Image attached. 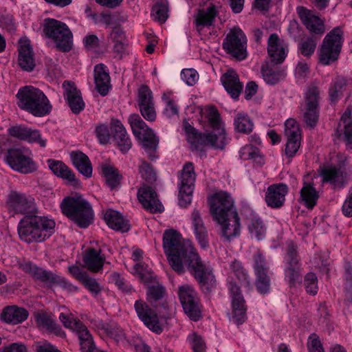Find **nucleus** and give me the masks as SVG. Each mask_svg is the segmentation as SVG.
Returning <instances> with one entry per match:
<instances>
[{"label":"nucleus","instance_id":"5701e85b","mask_svg":"<svg viewBox=\"0 0 352 352\" xmlns=\"http://www.w3.org/2000/svg\"><path fill=\"white\" fill-rule=\"evenodd\" d=\"M64 96L68 105L74 113H78L85 108V103L80 96V91L75 85L70 82H65L63 84Z\"/></svg>","mask_w":352,"mask_h":352},{"label":"nucleus","instance_id":"0eeeda50","mask_svg":"<svg viewBox=\"0 0 352 352\" xmlns=\"http://www.w3.org/2000/svg\"><path fill=\"white\" fill-rule=\"evenodd\" d=\"M63 213L80 228H87L93 221L94 211L90 204L80 194H72L60 204Z\"/></svg>","mask_w":352,"mask_h":352},{"label":"nucleus","instance_id":"423d86ee","mask_svg":"<svg viewBox=\"0 0 352 352\" xmlns=\"http://www.w3.org/2000/svg\"><path fill=\"white\" fill-rule=\"evenodd\" d=\"M19 107L36 117H43L50 113L52 105L43 91L28 85L21 87L16 94Z\"/></svg>","mask_w":352,"mask_h":352},{"label":"nucleus","instance_id":"b1692460","mask_svg":"<svg viewBox=\"0 0 352 352\" xmlns=\"http://www.w3.org/2000/svg\"><path fill=\"white\" fill-rule=\"evenodd\" d=\"M297 12L306 28L311 32L322 34L324 31L323 21L313 12L303 7L297 8Z\"/></svg>","mask_w":352,"mask_h":352},{"label":"nucleus","instance_id":"c756f323","mask_svg":"<svg viewBox=\"0 0 352 352\" xmlns=\"http://www.w3.org/2000/svg\"><path fill=\"white\" fill-rule=\"evenodd\" d=\"M28 316L29 312L27 309L15 305L4 308L1 314V319L3 321L12 324L22 323Z\"/></svg>","mask_w":352,"mask_h":352},{"label":"nucleus","instance_id":"79ce46f5","mask_svg":"<svg viewBox=\"0 0 352 352\" xmlns=\"http://www.w3.org/2000/svg\"><path fill=\"white\" fill-rule=\"evenodd\" d=\"M234 125L236 131L240 133H248L252 131L254 124L246 113L239 112L234 117Z\"/></svg>","mask_w":352,"mask_h":352},{"label":"nucleus","instance_id":"4468645a","mask_svg":"<svg viewBox=\"0 0 352 352\" xmlns=\"http://www.w3.org/2000/svg\"><path fill=\"white\" fill-rule=\"evenodd\" d=\"M195 179L192 164H186L183 168L179 186V204L180 206L186 207L191 203Z\"/></svg>","mask_w":352,"mask_h":352},{"label":"nucleus","instance_id":"9b49d317","mask_svg":"<svg viewBox=\"0 0 352 352\" xmlns=\"http://www.w3.org/2000/svg\"><path fill=\"white\" fill-rule=\"evenodd\" d=\"M4 160L12 170L21 173H30L37 168L32 151L29 149L10 148L8 151Z\"/></svg>","mask_w":352,"mask_h":352},{"label":"nucleus","instance_id":"680f3d73","mask_svg":"<svg viewBox=\"0 0 352 352\" xmlns=\"http://www.w3.org/2000/svg\"><path fill=\"white\" fill-rule=\"evenodd\" d=\"M81 283L89 290V292L94 296L98 294L101 291L102 287L100 285L95 278H91L88 275Z\"/></svg>","mask_w":352,"mask_h":352},{"label":"nucleus","instance_id":"338daca9","mask_svg":"<svg viewBox=\"0 0 352 352\" xmlns=\"http://www.w3.org/2000/svg\"><path fill=\"white\" fill-rule=\"evenodd\" d=\"M164 288L161 285L150 287L147 291V300L150 302L162 298Z\"/></svg>","mask_w":352,"mask_h":352},{"label":"nucleus","instance_id":"de8ad7c7","mask_svg":"<svg viewBox=\"0 0 352 352\" xmlns=\"http://www.w3.org/2000/svg\"><path fill=\"white\" fill-rule=\"evenodd\" d=\"M110 41L113 43V50L118 54H123L126 50L127 45L125 42V36L124 33L116 30L112 31L110 34Z\"/></svg>","mask_w":352,"mask_h":352},{"label":"nucleus","instance_id":"58836bf2","mask_svg":"<svg viewBox=\"0 0 352 352\" xmlns=\"http://www.w3.org/2000/svg\"><path fill=\"white\" fill-rule=\"evenodd\" d=\"M100 168L107 185L111 188L117 187L121 179V175H119L118 170L107 163L101 164Z\"/></svg>","mask_w":352,"mask_h":352},{"label":"nucleus","instance_id":"a18cd8bd","mask_svg":"<svg viewBox=\"0 0 352 352\" xmlns=\"http://www.w3.org/2000/svg\"><path fill=\"white\" fill-rule=\"evenodd\" d=\"M35 322L40 328L54 329L56 320L54 316L45 311L36 312L34 315Z\"/></svg>","mask_w":352,"mask_h":352},{"label":"nucleus","instance_id":"a19ab883","mask_svg":"<svg viewBox=\"0 0 352 352\" xmlns=\"http://www.w3.org/2000/svg\"><path fill=\"white\" fill-rule=\"evenodd\" d=\"M165 104L163 113L167 118H173L179 113V107L173 98V93L170 91H164L162 96Z\"/></svg>","mask_w":352,"mask_h":352},{"label":"nucleus","instance_id":"6ab92c4d","mask_svg":"<svg viewBox=\"0 0 352 352\" xmlns=\"http://www.w3.org/2000/svg\"><path fill=\"white\" fill-rule=\"evenodd\" d=\"M284 261L285 280L289 285H294L301 279L300 266L294 246L289 247Z\"/></svg>","mask_w":352,"mask_h":352},{"label":"nucleus","instance_id":"4d7b16f0","mask_svg":"<svg viewBox=\"0 0 352 352\" xmlns=\"http://www.w3.org/2000/svg\"><path fill=\"white\" fill-rule=\"evenodd\" d=\"M182 80L188 86H193L199 78L198 72L192 68L184 69L181 72Z\"/></svg>","mask_w":352,"mask_h":352},{"label":"nucleus","instance_id":"49530a36","mask_svg":"<svg viewBox=\"0 0 352 352\" xmlns=\"http://www.w3.org/2000/svg\"><path fill=\"white\" fill-rule=\"evenodd\" d=\"M116 340L123 346H133L135 352H151L149 346L139 337H133L131 340H128L122 336H119Z\"/></svg>","mask_w":352,"mask_h":352},{"label":"nucleus","instance_id":"39448f33","mask_svg":"<svg viewBox=\"0 0 352 352\" xmlns=\"http://www.w3.org/2000/svg\"><path fill=\"white\" fill-rule=\"evenodd\" d=\"M224 273L228 276L230 291L232 307L230 320L236 324H239L246 318L245 302L241 294L240 287H249L250 281L241 263L236 260L232 261L228 267H224Z\"/></svg>","mask_w":352,"mask_h":352},{"label":"nucleus","instance_id":"473e14b6","mask_svg":"<svg viewBox=\"0 0 352 352\" xmlns=\"http://www.w3.org/2000/svg\"><path fill=\"white\" fill-rule=\"evenodd\" d=\"M192 228L195 238L202 248L208 245V232L199 211L195 210L191 214Z\"/></svg>","mask_w":352,"mask_h":352},{"label":"nucleus","instance_id":"f03ea898","mask_svg":"<svg viewBox=\"0 0 352 352\" xmlns=\"http://www.w3.org/2000/svg\"><path fill=\"white\" fill-rule=\"evenodd\" d=\"M8 205L9 210L14 213L25 214L18 226L19 235L25 242H42L54 232L56 223L53 219L28 215L35 208L32 199H28L21 194L12 193L8 197Z\"/></svg>","mask_w":352,"mask_h":352},{"label":"nucleus","instance_id":"774afa93","mask_svg":"<svg viewBox=\"0 0 352 352\" xmlns=\"http://www.w3.org/2000/svg\"><path fill=\"white\" fill-rule=\"evenodd\" d=\"M96 133L100 144H105L109 142L110 139V133L107 125H98L96 128Z\"/></svg>","mask_w":352,"mask_h":352},{"label":"nucleus","instance_id":"69168bd1","mask_svg":"<svg viewBox=\"0 0 352 352\" xmlns=\"http://www.w3.org/2000/svg\"><path fill=\"white\" fill-rule=\"evenodd\" d=\"M28 127L24 125H15L8 129V133L10 136L19 139L20 140H25V135H27Z\"/></svg>","mask_w":352,"mask_h":352},{"label":"nucleus","instance_id":"3c124183","mask_svg":"<svg viewBox=\"0 0 352 352\" xmlns=\"http://www.w3.org/2000/svg\"><path fill=\"white\" fill-rule=\"evenodd\" d=\"M24 141L30 144H38L40 146L43 148L47 145V139L42 136L40 131L30 127H28Z\"/></svg>","mask_w":352,"mask_h":352},{"label":"nucleus","instance_id":"f704fd0d","mask_svg":"<svg viewBox=\"0 0 352 352\" xmlns=\"http://www.w3.org/2000/svg\"><path fill=\"white\" fill-rule=\"evenodd\" d=\"M217 16V11L214 6L199 10L195 16V24L199 33L204 32L206 28L209 29L214 23Z\"/></svg>","mask_w":352,"mask_h":352},{"label":"nucleus","instance_id":"cd10ccee","mask_svg":"<svg viewBox=\"0 0 352 352\" xmlns=\"http://www.w3.org/2000/svg\"><path fill=\"white\" fill-rule=\"evenodd\" d=\"M352 108L348 107L343 113L339 122L336 133L339 138H343L349 148H352Z\"/></svg>","mask_w":352,"mask_h":352},{"label":"nucleus","instance_id":"393cba45","mask_svg":"<svg viewBox=\"0 0 352 352\" xmlns=\"http://www.w3.org/2000/svg\"><path fill=\"white\" fill-rule=\"evenodd\" d=\"M19 64L25 71H32L34 67L32 48L27 37L19 41Z\"/></svg>","mask_w":352,"mask_h":352},{"label":"nucleus","instance_id":"f8f14e48","mask_svg":"<svg viewBox=\"0 0 352 352\" xmlns=\"http://www.w3.org/2000/svg\"><path fill=\"white\" fill-rule=\"evenodd\" d=\"M223 48L237 60H243L247 58V38L239 27L230 29L223 40Z\"/></svg>","mask_w":352,"mask_h":352},{"label":"nucleus","instance_id":"c9c22d12","mask_svg":"<svg viewBox=\"0 0 352 352\" xmlns=\"http://www.w3.org/2000/svg\"><path fill=\"white\" fill-rule=\"evenodd\" d=\"M70 158L73 165L85 177L92 175V166L89 157L80 151H73L70 153Z\"/></svg>","mask_w":352,"mask_h":352},{"label":"nucleus","instance_id":"37998d69","mask_svg":"<svg viewBox=\"0 0 352 352\" xmlns=\"http://www.w3.org/2000/svg\"><path fill=\"white\" fill-rule=\"evenodd\" d=\"M151 16L155 21L164 23L168 17V5L166 0H160L153 8Z\"/></svg>","mask_w":352,"mask_h":352},{"label":"nucleus","instance_id":"bf43d9fd","mask_svg":"<svg viewBox=\"0 0 352 352\" xmlns=\"http://www.w3.org/2000/svg\"><path fill=\"white\" fill-rule=\"evenodd\" d=\"M139 172L142 178L148 182H153L156 179V175L150 164L142 162L139 166Z\"/></svg>","mask_w":352,"mask_h":352},{"label":"nucleus","instance_id":"72a5a7b5","mask_svg":"<svg viewBox=\"0 0 352 352\" xmlns=\"http://www.w3.org/2000/svg\"><path fill=\"white\" fill-rule=\"evenodd\" d=\"M311 179L309 175L304 177V184L300 190V201L308 208H312L319 197L318 192L309 181Z\"/></svg>","mask_w":352,"mask_h":352},{"label":"nucleus","instance_id":"c85d7f7f","mask_svg":"<svg viewBox=\"0 0 352 352\" xmlns=\"http://www.w3.org/2000/svg\"><path fill=\"white\" fill-rule=\"evenodd\" d=\"M94 80L96 88L101 96H106L110 88V76L107 67L103 64H98L94 68Z\"/></svg>","mask_w":352,"mask_h":352},{"label":"nucleus","instance_id":"13d9d810","mask_svg":"<svg viewBox=\"0 0 352 352\" xmlns=\"http://www.w3.org/2000/svg\"><path fill=\"white\" fill-rule=\"evenodd\" d=\"M307 347L308 352H324V349L319 336L314 333L309 336Z\"/></svg>","mask_w":352,"mask_h":352},{"label":"nucleus","instance_id":"ea45409f","mask_svg":"<svg viewBox=\"0 0 352 352\" xmlns=\"http://www.w3.org/2000/svg\"><path fill=\"white\" fill-rule=\"evenodd\" d=\"M239 155L243 160H252L259 164L264 163L263 157L261 155L258 148L251 144H247L242 147L239 151Z\"/></svg>","mask_w":352,"mask_h":352},{"label":"nucleus","instance_id":"412c9836","mask_svg":"<svg viewBox=\"0 0 352 352\" xmlns=\"http://www.w3.org/2000/svg\"><path fill=\"white\" fill-rule=\"evenodd\" d=\"M288 193V187L284 184L270 185L266 191L265 200L267 205L273 208L282 206Z\"/></svg>","mask_w":352,"mask_h":352},{"label":"nucleus","instance_id":"aec40b11","mask_svg":"<svg viewBox=\"0 0 352 352\" xmlns=\"http://www.w3.org/2000/svg\"><path fill=\"white\" fill-rule=\"evenodd\" d=\"M138 198L143 207L151 212H161L164 206L157 199L156 192L148 186H143L138 190Z\"/></svg>","mask_w":352,"mask_h":352},{"label":"nucleus","instance_id":"f257e3e1","mask_svg":"<svg viewBox=\"0 0 352 352\" xmlns=\"http://www.w3.org/2000/svg\"><path fill=\"white\" fill-rule=\"evenodd\" d=\"M163 248L174 271L178 274H183L186 270L190 271L206 292H210L216 285L212 266L201 259L192 243L183 239L177 230L169 229L164 231Z\"/></svg>","mask_w":352,"mask_h":352},{"label":"nucleus","instance_id":"f3484780","mask_svg":"<svg viewBox=\"0 0 352 352\" xmlns=\"http://www.w3.org/2000/svg\"><path fill=\"white\" fill-rule=\"evenodd\" d=\"M254 269L256 276L255 284L258 292L261 294L268 293L270 287V280L267 276L269 265L263 254L259 252L254 257Z\"/></svg>","mask_w":352,"mask_h":352},{"label":"nucleus","instance_id":"0e129e2a","mask_svg":"<svg viewBox=\"0 0 352 352\" xmlns=\"http://www.w3.org/2000/svg\"><path fill=\"white\" fill-rule=\"evenodd\" d=\"M316 47V41L313 38H307L300 43L299 50L302 55L309 56L314 52Z\"/></svg>","mask_w":352,"mask_h":352},{"label":"nucleus","instance_id":"a211bd4d","mask_svg":"<svg viewBox=\"0 0 352 352\" xmlns=\"http://www.w3.org/2000/svg\"><path fill=\"white\" fill-rule=\"evenodd\" d=\"M289 52L287 43L276 34L270 36L267 41V54L274 64L282 63Z\"/></svg>","mask_w":352,"mask_h":352},{"label":"nucleus","instance_id":"1a4fd4ad","mask_svg":"<svg viewBox=\"0 0 352 352\" xmlns=\"http://www.w3.org/2000/svg\"><path fill=\"white\" fill-rule=\"evenodd\" d=\"M129 122L134 136L140 142L149 157L151 160L155 159L154 152L157 148L159 140L154 131L138 114H131L129 117Z\"/></svg>","mask_w":352,"mask_h":352},{"label":"nucleus","instance_id":"ddd939ff","mask_svg":"<svg viewBox=\"0 0 352 352\" xmlns=\"http://www.w3.org/2000/svg\"><path fill=\"white\" fill-rule=\"evenodd\" d=\"M178 296L186 314L190 320H198L201 317V310L197 294L194 288L188 284L180 285Z\"/></svg>","mask_w":352,"mask_h":352},{"label":"nucleus","instance_id":"a878e982","mask_svg":"<svg viewBox=\"0 0 352 352\" xmlns=\"http://www.w3.org/2000/svg\"><path fill=\"white\" fill-rule=\"evenodd\" d=\"M139 318L150 330H158V320L155 313L142 300H137L134 305Z\"/></svg>","mask_w":352,"mask_h":352},{"label":"nucleus","instance_id":"4c0bfd02","mask_svg":"<svg viewBox=\"0 0 352 352\" xmlns=\"http://www.w3.org/2000/svg\"><path fill=\"white\" fill-rule=\"evenodd\" d=\"M85 267L91 272H96L102 269L104 258L100 255V250L94 248H89L84 256Z\"/></svg>","mask_w":352,"mask_h":352},{"label":"nucleus","instance_id":"6e6d98bb","mask_svg":"<svg viewBox=\"0 0 352 352\" xmlns=\"http://www.w3.org/2000/svg\"><path fill=\"white\" fill-rule=\"evenodd\" d=\"M188 340L194 352H206V346L202 338L195 332L188 336Z\"/></svg>","mask_w":352,"mask_h":352},{"label":"nucleus","instance_id":"8fccbe9b","mask_svg":"<svg viewBox=\"0 0 352 352\" xmlns=\"http://www.w3.org/2000/svg\"><path fill=\"white\" fill-rule=\"evenodd\" d=\"M138 102L139 107L154 104L153 93L148 87L142 85L138 89Z\"/></svg>","mask_w":352,"mask_h":352},{"label":"nucleus","instance_id":"bb28decb","mask_svg":"<svg viewBox=\"0 0 352 352\" xmlns=\"http://www.w3.org/2000/svg\"><path fill=\"white\" fill-rule=\"evenodd\" d=\"M221 82L227 92L233 98L239 97L241 93L243 85L240 82L239 76L233 69H228L221 77Z\"/></svg>","mask_w":352,"mask_h":352},{"label":"nucleus","instance_id":"2f4dec72","mask_svg":"<svg viewBox=\"0 0 352 352\" xmlns=\"http://www.w3.org/2000/svg\"><path fill=\"white\" fill-rule=\"evenodd\" d=\"M111 126L112 131L115 133L114 137L120 151L122 153L127 152L131 148L132 144L123 124L120 120L112 119Z\"/></svg>","mask_w":352,"mask_h":352},{"label":"nucleus","instance_id":"5fc2aeb1","mask_svg":"<svg viewBox=\"0 0 352 352\" xmlns=\"http://www.w3.org/2000/svg\"><path fill=\"white\" fill-rule=\"evenodd\" d=\"M131 272L138 276L140 279L144 283L148 282L152 276L150 269L140 263H137L133 265V268L131 270Z\"/></svg>","mask_w":352,"mask_h":352},{"label":"nucleus","instance_id":"dca6fc26","mask_svg":"<svg viewBox=\"0 0 352 352\" xmlns=\"http://www.w3.org/2000/svg\"><path fill=\"white\" fill-rule=\"evenodd\" d=\"M345 157L342 155H334L331 158L330 163L321 168L320 175L323 182L332 184L342 182L343 171L342 167L344 165Z\"/></svg>","mask_w":352,"mask_h":352},{"label":"nucleus","instance_id":"603ef678","mask_svg":"<svg viewBox=\"0 0 352 352\" xmlns=\"http://www.w3.org/2000/svg\"><path fill=\"white\" fill-rule=\"evenodd\" d=\"M59 319L67 329L72 330H84L82 329V324L79 320L74 319L73 315L71 314L60 313Z\"/></svg>","mask_w":352,"mask_h":352},{"label":"nucleus","instance_id":"20e7f679","mask_svg":"<svg viewBox=\"0 0 352 352\" xmlns=\"http://www.w3.org/2000/svg\"><path fill=\"white\" fill-rule=\"evenodd\" d=\"M208 119L212 131L211 133H198L186 120L182 123V131L187 140L197 147L199 144L210 145L215 148L222 149L228 143L224 124L220 120L217 110L213 107H207L201 111Z\"/></svg>","mask_w":352,"mask_h":352},{"label":"nucleus","instance_id":"7c9ffc66","mask_svg":"<svg viewBox=\"0 0 352 352\" xmlns=\"http://www.w3.org/2000/svg\"><path fill=\"white\" fill-rule=\"evenodd\" d=\"M103 218L108 226L122 232L129 230L128 221L118 211L108 209L103 212Z\"/></svg>","mask_w":352,"mask_h":352},{"label":"nucleus","instance_id":"e2e57ef3","mask_svg":"<svg viewBox=\"0 0 352 352\" xmlns=\"http://www.w3.org/2000/svg\"><path fill=\"white\" fill-rule=\"evenodd\" d=\"M285 154L287 156L294 157L300 146L301 139L287 138Z\"/></svg>","mask_w":352,"mask_h":352},{"label":"nucleus","instance_id":"4be33fe9","mask_svg":"<svg viewBox=\"0 0 352 352\" xmlns=\"http://www.w3.org/2000/svg\"><path fill=\"white\" fill-rule=\"evenodd\" d=\"M47 163L49 168L55 175L66 180L76 188L81 186L80 181L76 178L73 171L63 162L50 159L47 161Z\"/></svg>","mask_w":352,"mask_h":352},{"label":"nucleus","instance_id":"9d476101","mask_svg":"<svg viewBox=\"0 0 352 352\" xmlns=\"http://www.w3.org/2000/svg\"><path fill=\"white\" fill-rule=\"evenodd\" d=\"M342 32L339 28H334L324 37L318 50L319 61L328 65L336 61L342 45Z\"/></svg>","mask_w":352,"mask_h":352},{"label":"nucleus","instance_id":"2eb2a0df","mask_svg":"<svg viewBox=\"0 0 352 352\" xmlns=\"http://www.w3.org/2000/svg\"><path fill=\"white\" fill-rule=\"evenodd\" d=\"M318 90L316 87L309 88L305 94V100L301 111L305 123L310 127L314 126L318 120Z\"/></svg>","mask_w":352,"mask_h":352},{"label":"nucleus","instance_id":"6e6552de","mask_svg":"<svg viewBox=\"0 0 352 352\" xmlns=\"http://www.w3.org/2000/svg\"><path fill=\"white\" fill-rule=\"evenodd\" d=\"M42 26L43 36L54 43L58 49L63 52L72 49L73 35L65 23L47 18L44 19Z\"/></svg>","mask_w":352,"mask_h":352},{"label":"nucleus","instance_id":"7ed1b4c3","mask_svg":"<svg viewBox=\"0 0 352 352\" xmlns=\"http://www.w3.org/2000/svg\"><path fill=\"white\" fill-rule=\"evenodd\" d=\"M214 219L220 226L221 236L230 241L240 234V221L232 197L226 192H219L209 198Z\"/></svg>","mask_w":352,"mask_h":352},{"label":"nucleus","instance_id":"864d4df0","mask_svg":"<svg viewBox=\"0 0 352 352\" xmlns=\"http://www.w3.org/2000/svg\"><path fill=\"white\" fill-rule=\"evenodd\" d=\"M261 73L264 80L269 85H274L284 77L283 72L274 71L264 67H262Z\"/></svg>","mask_w":352,"mask_h":352},{"label":"nucleus","instance_id":"e433bc0d","mask_svg":"<svg viewBox=\"0 0 352 352\" xmlns=\"http://www.w3.org/2000/svg\"><path fill=\"white\" fill-rule=\"evenodd\" d=\"M249 213L246 219L249 232L252 237L261 240L265 237L266 228L256 214L252 210H250Z\"/></svg>","mask_w":352,"mask_h":352},{"label":"nucleus","instance_id":"c03bdc74","mask_svg":"<svg viewBox=\"0 0 352 352\" xmlns=\"http://www.w3.org/2000/svg\"><path fill=\"white\" fill-rule=\"evenodd\" d=\"M346 80L342 77H337L331 83L329 94L332 102H336L342 94L345 86Z\"/></svg>","mask_w":352,"mask_h":352},{"label":"nucleus","instance_id":"09e8293b","mask_svg":"<svg viewBox=\"0 0 352 352\" xmlns=\"http://www.w3.org/2000/svg\"><path fill=\"white\" fill-rule=\"evenodd\" d=\"M285 135L287 138L301 139V131L298 122L292 118L285 122Z\"/></svg>","mask_w":352,"mask_h":352},{"label":"nucleus","instance_id":"052dcab7","mask_svg":"<svg viewBox=\"0 0 352 352\" xmlns=\"http://www.w3.org/2000/svg\"><path fill=\"white\" fill-rule=\"evenodd\" d=\"M305 288L307 293L315 295L318 292V280L314 273H308L305 279Z\"/></svg>","mask_w":352,"mask_h":352}]
</instances>
